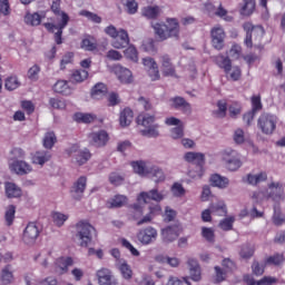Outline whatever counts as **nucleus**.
<instances>
[{"mask_svg":"<svg viewBox=\"0 0 285 285\" xmlns=\"http://www.w3.org/2000/svg\"><path fill=\"white\" fill-rule=\"evenodd\" d=\"M160 63L161 72L165 77H175V66H173V62H170V57L166 55L161 56Z\"/></svg>","mask_w":285,"mask_h":285,"instance_id":"26","label":"nucleus"},{"mask_svg":"<svg viewBox=\"0 0 285 285\" xmlns=\"http://www.w3.org/2000/svg\"><path fill=\"white\" fill-rule=\"evenodd\" d=\"M88 179L83 176L78 178L71 189H70V195L72 199H76V202H80V199H83V193H86V184Z\"/></svg>","mask_w":285,"mask_h":285,"instance_id":"12","label":"nucleus"},{"mask_svg":"<svg viewBox=\"0 0 285 285\" xmlns=\"http://www.w3.org/2000/svg\"><path fill=\"white\" fill-rule=\"evenodd\" d=\"M69 216L66 214H61L59 212H55L52 214V222L53 224H56L59 228H61V226H63V224H66V222H68Z\"/></svg>","mask_w":285,"mask_h":285,"instance_id":"46","label":"nucleus"},{"mask_svg":"<svg viewBox=\"0 0 285 285\" xmlns=\"http://www.w3.org/2000/svg\"><path fill=\"white\" fill-rule=\"evenodd\" d=\"M134 114L130 108H125L122 111H120V126L121 128H127V126H130L132 124Z\"/></svg>","mask_w":285,"mask_h":285,"instance_id":"34","label":"nucleus"},{"mask_svg":"<svg viewBox=\"0 0 285 285\" xmlns=\"http://www.w3.org/2000/svg\"><path fill=\"white\" fill-rule=\"evenodd\" d=\"M212 46L215 50H224V41L226 39V31L220 26H216L210 31Z\"/></svg>","mask_w":285,"mask_h":285,"instance_id":"11","label":"nucleus"},{"mask_svg":"<svg viewBox=\"0 0 285 285\" xmlns=\"http://www.w3.org/2000/svg\"><path fill=\"white\" fill-rule=\"evenodd\" d=\"M109 181L114 186H121V184H124V176L119 175L118 173H111L109 176Z\"/></svg>","mask_w":285,"mask_h":285,"instance_id":"64","label":"nucleus"},{"mask_svg":"<svg viewBox=\"0 0 285 285\" xmlns=\"http://www.w3.org/2000/svg\"><path fill=\"white\" fill-rule=\"evenodd\" d=\"M228 56L230 59L234 61H237L238 59H242V47L239 45H233L232 48L229 49Z\"/></svg>","mask_w":285,"mask_h":285,"instance_id":"50","label":"nucleus"},{"mask_svg":"<svg viewBox=\"0 0 285 285\" xmlns=\"http://www.w3.org/2000/svg\"><path fill=\"white\" fill-rule=\"evenodd\" d=\"M168 195V191L166 190H157V189H151L149 191H142L138 195V203L139 204H148L150 199L154 202H164L166 199V196Z\"/></svg>","mask_w":285,"mask_h":285,"instance_id":"9","label":"nucleus"},{"mask_svg":"<svg viewBox=\"0 0 285 285\" xmlns=\"http://www.w3.org/2000/svg\"><path fill=\"white\" fill-rule=\"evenodd\" d=\"M209 209L212 210L213 215H217L218 217H224V215H226V213H228L226 209L225 202H218V203L212 204L209 206Z\"/></svg>","mask_w":285,"mask_h":285,"instance_id":"38","label":"nucleus"},{"mask_svg":"<svg viewBox=\"0 0 285 285\" xmlns=\"http://www.w3.org/2000/svg\"><path fill=\"white\" fill-rule=\"evenodd\" d=\"M131 167L134 173L140 177H146L150 173V167L146 166V163L141 160L132 161Z\"/></svg>","mask_w":285,"mask_h":285,"instance_id":"33","label":"nucleus"},{"mask_svg":"<svg viewBox=\"0 0 285 285\" xmlns=\"http://www.w3.org/2000/svg\"><path fill=\"white\" fill-rule=\"evenodd\" d=\"M109 139L110 137L106 130H99L89 134V141L91 146H95L96 148H104V146L108 144Z\"/></svg>","mask_w":285,"mask_h":285,"instance_id":"13","label":"nucleus"},{"mask_svg":"<svg viewBox=\"0 0 285 285\" xmlns=\"http://www.w3.org/2000/svg\"><path fill=\"white\" fill-rule=\"evenodd\" d=\"M263 105H262V97L261 96H254L252 98V112L255 115V112H259L262 110Z\"/></svg>","mask_w":285,"mask_h":285,"instance_id":"59","label":"nucleus"},{"mask_svg":"<svg viewBox=\"0 0 285 285\" xmlns=\"http://www.w3.org/2000/svg\"><path fill=\"white\" fill-rule=\"evenodd\" d=\"M202 237L209 242V244L215 243V229L210 227H202Z\"/></svg>","mask_w":285,"mask_h":285,"instance_id":"48","label":"nucleus"},{"mask_svg":"<svg viewBox=\"0 0 285 285\" xmlns=\"http://www.w3.org/2000/svg\"><path fill=\"white\" fill-rule=\"evenodd\" d=\"M284 263V254H275L266 258L265 264L271 266H279V264Z\"/></svg>","mask_w":285,"mask_h":285,"instance_id":"49","label":"nucleus"},{"mask_svg":"<svg viewBox=\"0 0 285 285\" xmlns=\"http://www.w3.org/2000/svg\"><path fill=\"white\" fill-rule=\"evenodd\" d=\"M99 285H119V282L112 275V272L108 268H100L96 273Z\"/></svg>","mask_w":285,"mask_h":285,"instance_id":"14","label":"nucleus"},{"mask_svg":"<svg viewBox=\"0 0 285 285\" xmlns=\"http://www.w3.org/2000/svg\"><path fill=\"white\" fill-rule=\"evenodd\" d=\"M4 193L8 199H17L22 195L21 187L17 186L14 183H6Z\"/></svg>","mask_w":285,"mask_h":285,"instance_id":"29","label":"nucleus"},{"mask_svg":"<svg viewBox=\"0 0 285 285\" xmlns=\"http://www.w3.org/2000/svg\"><path fill=\"white\" fill-rule=\"evenodd\" d=\"M39 72H41V68L39 66L35 65L28 70V78L31 81H37L39 79Z\"/></svg>","mask_w":285,"mask_h":285,"instance_id":"63","label":"nucleus"},{"mask_svg":"<svg viewBox=\"0 0 285 285\" xmlns=\"http://www.w3.org/2000/svg\"><path fill=\"white\" fill-rule=\"evenodd\" d=\"M88 70H85V69H78V70H75L70 78H69V81L71 83H83V81H86V79H88Z\"/></svg>","mask_w":285,"mask_h":285,"instance_id":"35","label":"nucleus"},{"mask_svg":"<svg viewBox=\"0 0 285 285\" xmlns=\"http://www.w3.org/2000/svg\"><path fill=\"white\" fill-rule=\"evenodd\" d=\"M273 284H277V278L273 276H265L258 282H255L253 279L250 281V285H273Z\"/></svg>","mask_w":285,"mask_h":285,"instance_id":"56","label":"nucleus"},{"mask_svg":"<svg viewBox=\"0 0 285 285\" xmlns=\"http://www.w3.org/2000/svg\"><path fill=\"white\" fill-rule=\"evenodd\" d=\"M220 160L225 168L230 173H235V170H239V168H242V158L239 153L233 148H225L222 150Z\"/></svg>","mask_w":285,"mask_h":285,"instance_id":"5","label":"nucleus"},{"mask_svg":"<svg viewBox=\"0 0 285 285\" xmlns=\"http://www.w3.org/2000/svg\"><path fill=\"white\" fill-rule=\"evenodd\" d=\"M70 157H75L78 166H83L88 159H90V151L88 150H79V147L72 146L69 149Z\"/></svg>","mask_w":285,"mask_h":285,"instance_id":"18","label":"nucleus"},{"mask_svg":"<svg viewBox=\"0 0 285 285\" xmlns=\"http://www.w3.org/2000/svg\"><path fill=\"white\" fill-rule=\"evenodd\" d=\"M27 26H39L41 23V16L39 13H28L24 17Z\"/></svg>","mask_w":285,"mask_h":285,"instance_id":"47","label":"nucleus"},{"mask_svg":"<svg viewBox=\"0 0 285 285\" xmlns=\"http://www.w3.org/2000/svg\"><path fill=\"white\" fill-rule=\"evenodd\" d=\"M209 181L214 188H220L222 190H224L230 184V180L227 177L219 174L212 175Z\"/></svg>","mask_w":285,"mask_h":285,"instance_id":"27","label":"nucleus"},{"mask_svg":"<svg viewBox=\"0 0 285 285\" xmlns=\"http://www.w3.org/2000/svg\"><path fill=\"white\" fill-rule=\"evenodd\" d=\"M53 90L55 92H58L59 95H66L67 97L72 95V88L67 80H58L53 85Z\"/></svg>","mask_w":285,"mask_h":285,"instance_id":"30","label":"nucleus"},{"mask_svg":"<svg viewBox=\"0 0 285 285\" xmlns=\"http://www.w3.org/2000/svg\"><path fill=\"white\" fill-rule=\"evenodd\" d=\"M170 138L175 140L184 139V125H179L178 127L171 128Z\"/></svg>","mask_w":285,"mask_h":285,"instance_id":"54","label":"nucleus"},{"mask_svg":"<svg viewBox=\"0 0 285 285\" xmlns=\"http://www.w3.org/2000/svg\"><path fill=\"white\" fill-rule=\"evenodd\" d=\"M188 176L191 179H202V177H204V167L203 166H196L194 169H190L188 171Z\"/></svg>","mask_w":285,"mask_h":285,"instance_id":"57","label":"nucleus"},{"mask_svg":"<svg viewBox=\"0 0 285 285\" xmlns=\"http://www.w3.org/2000/svg\"><path fill=\"white\" fill-rule=\"evenodd\" d=\"M17 213V207L14 205H9L4 213V219L7 226H12L14 222V214Z\"/></svg>","mask_w":285,"mask_h":285,"instance_id":"44","label":"nucleus"},{"mask_svg":"<svg viewBox=\"0 0 285 285\" xmlns=\"http://www.w3.org/2000/svg\"><path fill=\"white\" fill-rule=\"evenodd\" d=\"M214 62L216 63V66H218V68H222L224 70V72H226V70H228V68H230L233 66L230 58L226 57L224 55L215 56Z\"/></svg>","mask_w":285,"mask_h":285,"instance_id":"36","label":"nucleus"},{"mask_svg":"<svg viewBox=\"0 0 285 285\" xmlns=\"http://www.w3.org/2000/svg\"><path fill=\"white\" fill-rule=\"evenodd\" d=\"M258 128L264 135H273L277 128V116L262 114L258 118Z\"/></svg>","mask_w":285,"mask_h":285,"instance_id":"7","label":"nucleus"},{"mask_svg":"<svg viewBox=\"0 0 285 285\" xmlns=\"http://www.w3.org/2000/svg\"><path fill=\"white\" fill-rule=\"evenodd\" d=\"M52 159V154L48 150H40L37 151L32 157V164H36L37 166H43L45 164H48Z\"/></svg>","mask_w":285,"mask_h":285,"instance_id":"28","label":"nucleus"},{"mask_svg":"<svg viewBox=\"0 0 285 285\" xmlns=\"http://www.w3.org/2000/svg\"><path fill=\"white\" fill-rule=\"evenodd\" d=\"M0 282L3 285H10L14 283V269H12V265H7L1 269Z\"/></svg>","mask_w":285,"mask_h":285,"instance_id":"23","label":"nucleus"},{"mask_svg":"<svg viewBox=\"0 0 285 285\" xmlns=\"http://www.w3.org/2000/svg\"><path fill=\"white\" fill-rule=\"evenodd\" d=\"M128 203V198L125 195H116L114 198L108 200V208H121V206H126Z\"/></svg>","mask_w":285,"mask_h":285,"instance_id":"37","label":"nucleus"},{"mask_svg":"<svg viewBox=\"0 0 285 285\" xmlns=\"http://www.w3.org/2000/svg\"><path fill=\"white\" fill-rule=\"evenodd\" d=\"M229 117L235 119L237 115H242V105L234 102L228 107Z\"/></svg>","mask_w":285,"mask_h":285,"instance_id":"61","label":"nucleus"},{"mask_svg":"<svg viewBox=\"0 0 285 285\" xmlns=\"http://www.w3.org/2000/svg\"><path fill=\"white\" fill-rule=\"evenodd\" d=\"M179 233H181V229L178 225L168 226L161 230V237L165 244H170L179 237Z\"/></svg>","mask_w":285,"mask_h":285,"instance_id":"17","label":"nucleus"},{"mask_svg":"<svg viewBox=\"0 0 285 285\" xmlns=\"http://www.w3.org/2000/svg\"><path fill=\"white\" fill-rule=\"evenodd\" d=\"M115 72L120 81V83H132V71L128 68L117 66Z\"/></svg>","mask_w":285,"mask_h":285,"instance_id":"24","label":"nucleus"},{"mask_svg":"<svg viewBox=\"0 0 285 285\" xmlns=\"http://www.w3.org/2000/svg\"><path fill=\"white\" fill-rule=\"evenodd\" d=\"M184 159L188 164H195L196 166H204V164L206 163V156L203 153H186Z\"/></svg>","mask_w":285,"mask_h":285,"instance_id":"22","label":"nucleus"},{"mask_svg":"<svg viewBox=\"0 0 285 285\" xmlns=\"http://www.w3.org/2000/svg\"><path fill=\"white\" fill-rule=\"evenodd\" d=\"M171 193L175 197H184V195H186V189H184V186H181V184L175 183L171 186Z\"/></svg>","mask_w":285,"mask_h":285,"instance_id":"62","label":"nucleus"},{"mask_svg":"<svg viewBox=\"0 0 285 285\" xmlns=\"http://www.w3.org/2000/svg\"><path fill=\"white\" fill-rule=\"evenodd\" d=\"M92 230L95 227L86 220L76 224V239L81 248H88L92 244Z\"/></svg>","mask_w":285,"mask_h":285,"instance_id":"4","label":"nucleus"},{"mask_svg":"<svg viewBox=\"0 0 285 285\" xmlns=\"http://www.w3.org/2000/svg\"><path fill=\"white\" fill-rule=\"evenodd\" d=\"M206 10L212 17L213 14H215L216 17H220V19H224L225 21H233V17L228 16V11H226V9L222 7V4H219V7L216 9L213 3H207Z\"/></svg>","mask_w":285,"mask_h":285,"instance_id":"21","label":"nucleus"},{"mask_svg":"<svg viewBox=\"0 0 285 285\" xmlns=\"http://www.w3.org/2000/svg\"><path fill=\"white\" fill-rule=\"evenodd\" d=\"M39 237V226L36 223H29L23 230L22 242L27 246H32Z\"/></svg>","mask_w":285,"mask_h":285,"instance_id":"10","label":"nucleus"},{"mask_svg":"<svg viewBox=\"0 0 285 285\" xmlns=\"http://www.w3.org/2000/svg\"><path fill=\"white\" fill-rule=\"evenodd\" d=\"M105 32L112 39L111 46L116 48V50H121L130 43V37L126 29H117L115 26L110 24L105 29Z\"/></svg>","mask_w":285,"mask_h":285,"instance_id":"2","label":"nucleus"},{"mask_svg":"<svg viewBox=\"0 0 285 285\" xmlns=\"http://www.w3.org/2000/svg\"><path fill=\"white\" fill-rule=\"evenodd\" d=\"M124 52L126 59L134 61V63H137V61H139V52L137 51V48H135V46H129Z\"/></svg>","mask_w":285,"mask_h":285,"instance_id":"45","label":"nucleus"},{"mask_svg":"<svg viewBox=\"0 0 285 285\" xmlns=\"http://www.w3.org/2000/svg\"><path fill=\"white\" fill-rule=\"evenodd\" d=\"M233 224H235V216H228L219 223L222 230H233Z\"/></svg>","mask_w":285,"mask_h":285,"instance_id":"51","label":"nucleus"},{"mask_svg":"<svg viewBox=\"0 0 285 285\" xmlns=\"http://www.w3.org/2000/svg\"><path fill=\"white\" fill-rule=\"evenodd\" d=\"M9 168L16 173V175H30V173H32V165L28 164L26 160H13Z\"/></svg>","mask_w":285,"mask_h":285,"instance_id":"16","label":"nucleus"},{"mask_svg":"<svg viewBox=\"0 0 285 285\" xmlns=\"http://www.w3.org/2000/svg\"><path fill=\"white\" fill-rule=\"evenodd\" d=\"M106 95H108V87H106L104 85V82H98L91 89V97H92V99L99 100V99L105 98Z\"/></svg>","mask_w":285,"mask_h":285,"instance_id":"32","label":"nucleus"},{"mask_svg":"<svg viewBox=\"0 0 285 285\" xmlns=\"http://www.w3.org/2000/svg\"><path fill=\"white\" fill-rule=\"evenodd\" d=\"M225 75L230 81H238L239 77H242V69L237 66L233 67L232 65L228 70L225 71Z\"/></svg>","mask_w":285,"mask_h":285,"instance_id":"43","label":"nucleus"},{"mask_svg":"<svg viewBox=\"0 0 285 285\" xmlns=\"http://www.w3.org/2000/svg\"><path fill=\"white\" fill-rule=\"evenodd\" d=\"M19 86H20L19 79L17 77H9L4 82V88L6 90H9V91L17 90Z\"/></svg>","mask_w":285,"mask_h":285,"instance_id":"52","label":"nucleus"},{"mask_svg":"<svg viewBox=\"0 0 285 285\" xmlns=\"http://www.w3.org/2000/svg\"><path fill=\"white\" fill-rule=\"evenodd\" d=\"M171 108L176 110H181L185 115H190L193 112V107L183 97H175L170 99Z\"/></svg>","mask_w":285,"mask_h":285,"instance_id":"19","label":"nucleus"},{"mask_svg":"<svg viewBox=\"0 0 285 285\" xmlns=\"http://www.w3.org/2000/svg\"><path fill=\"white\" fill-rule=\"evenodd\" d=\"M151 26L159 41L179 39V21L175 18H167L165 22H155Z\"/></svg>","mask_w":285,"mask_h":285,"instance_id":"1","label":"nucleus"},{"mask_svg":"<svg viewBox=\"0 0 285 285\" xmlns=\"http://www.w3.org/2000/svg\"><path fill=\"white\" fill-rule=\"evenodd\" d=\"M187 266L189 271V275L194 282H199L202 279V267L199 263L195 258H189L187 261Z\"/></svg>","mask_w":285,"mask_h":285,"instance_id":"20","label":"nucleus"},{"mask_svg":"<svg viewBox=\"0 0 285 285\" xmlns=\"http://www.w3.org/2000/svg\"><path fill=\"white\" fill-rule=\"evenodd\" d=\"M61 20L60 23L57 24H52L50 22L45 23V28L49 31V32H55V30H57V32L55 33V41L56 43L61 45V35H63V28H66V26H68V22L70 21V17L67 16L66 12H61Z\"/></svg>","mask_w":285,"mask_h":285,"instance_id":"8","label":"nucleus"},{"mask_svg":"<svg viewBox=\"0 0 285 285\" xmlns=\"http://www.w3.org/2000/svg\"><path fill=\"white\" fill-rule=\"evenodd\" d=\"M267 177L266 173H258L252 176L250 184L252 186H257L258 184H262V181H266Z\"/></svg>","mask_w":285,"mask_h":285,"instance_id":"60","label":"nucleus"},{"mask_svg":"<svg viewBox=\"0 0 285 285\" xmlns=\"http://www.w3.org/2000/svg\"><path fill=\"white\" fill-rule=\"evenodd\" d=\"M155 115L140 114L137 117L138 126H142L145 129L140 130L142 137H159V125L155 124Z\"/></svg>","mask_w":285,"mask_h":285,"instance_id":"3","label":"nucleus"},{"mask_svg":"<svg viewBox=\"0 0 285 285\" xmlns=\"http://www.w3.org/2000/svg\"><path fill=\"white\" fill-rule=\"evenodd\" d=\"M148 175H151V177H154V181L156 183L166 180V174H164V170L157 166L150 167Z\"/></svg>","mask_w":285,"mask_h":285,"instance_id":"42","label":"nucleus"},{"mask_svg":"<svg viewBox=\"0 0 285 285\" xmlns=\"http://www.w3.org/2000/svg\"><path fill=\"white\" fill-rule=\"evenodd\" d=\"M118 271H120V275L124 279H132V268L128 265L126 261H118L116 263Z\"/></svg>","mask_w":285,"mask_h":285,"instance_id":"31","label":"nucleus"},{"mask_svg":"<svg viewBox=\"0 0 285 285\" xmlns=\"http://www.w3.org/2000/svg\"><path fill=\"white\" fill-rule=\"evenodd\" d=\"M217 110L214 111V117H217L218 119H223V117H226V102L225 101H218L217 104Z\"/></svg>","mask_w":285,"mask_h":285,"instance_id":"55","label":"nucleus"},{"mask_svg":"<svg viewBox=\"0 0 285 285\" xmlns=\"http://www.w3.org/2000/svg\"><path fill=\"white\" fill-rule=\"evenodd\" d=\"M157 229L154 227H146L138 233V240L140 244L148 246L149 244H153V242L157 240Z\"/></svg>","mask_w":285,"mask_h":285,"instance_id":"15","label":"nucleus"},{"mask_svg":"<svg viewBox=\"0 0 285 285\" xmlns=\"http://www.w3.org/2000/svg\"><path fill=\"white\" fill-rule=\"evenodd\" d=\"M42 144H43V148H47V150H50L57 144V136L52 131L46 132L42 139Z\"/></svg>","mask_w":285,"mask_h":285,"instance_id":"40","label":"nucleus"},{"mask_svg":"<svg viewBox=\"0 0 285 285\" xmlns=\"http://www.w3.org/2000/svg\"><path fill=\"white\" fill-rule=\"evenodd\" d=\"M121 3L126 4L129 14H135L139 9V4L135 0H120Z\"/></svg>","mask_w":285,"mask_h":285,"instance_id":"53","label":"nucleus"},{"mask_svg":"<svg viewBox=\"0 0 285 285\" xmlns=\"http://www.w3.org/2000/svg\"><path fill=\"white\" fill-rule=\"evenodd\" d=\"M142 17H146L147 19H157L159 14H161V8L155 6V7H145L142 10Z\"/></svg>","mask_w":285,"mask_h":285,"instance_id":"39","label":"nucleus"},{"mask_svg":"<svg viewBox=\"0 0 285 285\" xmlns=\"http://www.w3.org/2000/svg\"><path fill=\"white\" fill-rule=\"evenodd\" d=\"M75 121H78L80 124H92L97 119V116L94 114H82L78 112L73 116Z\"/></svg>","mask_w":285,"mask_h":285,"instance_id":"41","label":"nucleus"},{"mask_svg":"<svg viewBox=\"0 0 285 285\" xmlns=\"http://www.w3.org/2000/svg\"><path fill=\"white\" fill-rule=\"evenodd\" d=\"M50 106L56 108L57 110H66V100L65 99H59V98H51L49 100Z\"/></svg>","mask_w":285,"mask_h":285,"instance_id":"58","label":"nucleus"},{"mask_svg":"<svg viewBox=\"0 0 285 285\" xmlns=\"http://www.w3.org/2000/svg\"><path fill=\"white\" fill-rule=\"evenodd\" d=\"M161 213V207L157 205L156 207H150L149 213L144 215V209L139 205H134V219L137 220V226H144V224H150L157 214Z\"/></svg>","mask_w":285,"mask_h":285,"instance_id":"6","label":"nucleus"},{"mask_svg":"<svg viewBox=\"0 0 285 285\" xmlns=\"http://www.w3.org/2000/svg\"><path fill=\"white\" fill-rule=\"evenodd\" d=\"M55 264L56 273H58V275H66V273H68V267L72 266L73 261L70 257H60Z\"/></svg>","mask_w":285,"mask_h":285,"instance_id":"25","label":"nucleus"}]
</instances>
